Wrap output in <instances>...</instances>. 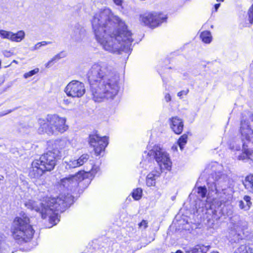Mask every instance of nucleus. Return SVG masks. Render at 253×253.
<instances>
[{
	"mask_svg": "<svg viewBox=\"0 0 253 253\" xmlns=\"http://www.w3.org/2000/svg\"><path fill=\"white\" fill-rule=\"evenodd\" d=\"M92 25L97 41L105 50L129 53L132 49V33L125 22L110 9L106 8L96 13Z\"/></svg>",
	"mask_w": 253,
	"mask_h": 253,
	"instance_id": "obj_1",
	"label": "nucleus"
},
{
	"mask_svg": "<svg viewBox=\"0 0 253 253\" xmlns=\"http://www.w3.org/2000/svg\"><path fill=\"white\" fill-rule=\"evenodd\" d=\"M87 75L92 98L95 102H101L105 98L113 99L118 94L119 76L109 69L106 63H94Z\"/></svg>",
	"mask_w": 253,
	"mask_h": 253,
	"instance_id": "obj_2",
	"label": "nucleus"
},
{
	"mask_svg": "<svg viewBox=\"0 0 253 253\" xmlns=\"http://www.w3.org/2000/svg\"><path fill=\"white\" fill-rule=\"evenodd\" d=\"M73 197L68 194L60 195L57 198H48L44 203L29 200L24 203L28 209L39 212L42 218L49 217V222L56 225L59 221L56 211L63 212L73 203Z\"/></svg>",
	"mask_w": 253,
	"mask_h": 253,
	"instance_id": "obj_3",
	"label": "nucleus"
},
{
	"mask_svg": "<svg viewBox=\"0 0 253 253\" xmlns=\"http://www.w3.org/2000/svg\"><path fill=\"white\" fill-rule=\"evenodd\" d=\"M211 169L215 173V179L214 182H208L209 190L215 192L217 197L221 199L222 202L230 200L233 193V188L229 185L228 177L220 173L221 166L216 162H213L211 164Z\"/></svg>",
	"mask_w": 253,
	"mask_h": 253,
	"instance_id": "obj_4",
	"label": "nucleus"
},
{
	"mask_svg": "<svg viewBox=\"0 0 253 253\" xmlns=\"http://www.w3.org/2000/svg\"><path fill=\"white\" fill-rule=\"evenodd\" d=\"M238 136L242 143V153L238 155V160L247 162L253 160V129L249 120H242L238 129Z\"/></svg>",
	"mask_w": 253,
	"mask_h": 253,
	"instance_id": "obj_5",
	"label": "nucleus"
},
{
	"mask_svg": "<svg viewBox=\"0 0 253 253\" xmlns=\"http://www.w3.org/2000/svg\"><path fill=\"white\" fill-rule=\"evenodd\" d=\"M66 122L65 117H61L55 114H48L45 118L38 119V132L41 134L46 133L49 135L63 133L68 128Z\"/></svg>",
	"mask_w": 253,
	"mask_h": 253,
	"instance_id": "obj_6",
	"label": "nucleus"
},
{
	"mask_svg": "<svg viewBox=\"0 0 253 253\" xmlns=\"http://www.w3.org/2000/svg\"><path fill=\"white\" fill-rule=\"evenodd\" d=\"M66 143L64 140H57L54 141L52 148L42 155L39 160L40 164L45 171L53 170L58 159L67 154L65 149Z\"/></svg>",
	"mask_w": 253,
	"mask_h": 253,
	"instance_id": "obj_7",
	"label": "nucleus"
},
{
	"mask_svg": "<svg viewBox=\"0 0 253 253\" xmlns=\"http://www.w3.org/2000/svg\"><path fill=\"white\" fill-rule=\"evenodd\" d=\"M29 223V218L26 216L16 217L11 227L13 238L20 242L32 239L34 231Z\"/></svg>",
	"mask_w": 253,
	"mask_h": 253,
	"instance_id": "obj_8",
	"label": "nucleus"
},
{
	"mask_svg": "<svg viewBox=\"0 0 253 253\" xmlns=\"http://www.w3.org/2000/svg\"><path fill=\"white\" fill-rule=\"evenodd\" d=\"M148 155L155 159L161 170H170L171 162L169 155L164 149L155 145L149 150Z\"/></svg>",
	"mask_w": 253,
	"mask_h": 253,
	"instance_id": "obj_9",
	"label": "nucleus"
},
{
	"mask_svg": "<svg viewBox=\"0 0 253 253\" xmlns=\"http://www.w3.org/2000/svg\"><path fill=\"white\" fill-rule=\"evenodd\" d=\"M64 92L69 97L80 98L85 93V88L83 83L74 80L67 85Z\"/></svg>",
	"mask_w": 253,
	"mask_h": 253,
	"instance_id": "obj_10",
	"label": "nucleus"
},
{
	"mask_svg": "<svg viewBox=\"0 0 253 253\" xmlns=\"http://www.w3.org/2000/svg\"><path fill=\"white\" fill-rule=\"evenodd\" d=\"M164 19L165 18L162 17L160 14L153 12L140 15L139 20L145 25L155 28L162 23Z\"/></svg>",
	"mask_w": 253,
	"mask_h": 253,
	"instance_id": "obj_11",
	"label": "nucleus"
},
{
	"mask_svg": "<svg viewBox=\"0 0 253 253\" xmlns=\"http://www.w3.org/2000/svg\"><path fill=\"white\" fill-rule=\"evenodd\" d=\"M247 229V223L244 220H239L233 224L230 232V238L234 242L242 239L245 235V230Z\"/></svg>",
	"mask_w": 253,
	"mask_h": 253,
	"instance_id": "obj_12",
	"label": "nucleus"
},
{
	"mask_svg": "<svg viewBox=\"0 0 253 253\" xmlns=\"http://www.w3.org/2000/svg\"><path fill=\"white\" fill-rule=\"evenodd\" d=\"M89 144L94 148L95 154L98 156L101 154L108 144V138L106 136L100 137L98 134L89 135Z\"/></svg>",
	"mask_w": 253,
	"mask_h": 253,
	"instance_id": "obj_13",
	"label": "nucleus"
},
{
	"mask_svg": "<svg viewBox=\"0 0 253 253\" xmlns=\"http://www.w3.org/2000/svg\"><path fill=\"white\" fill-rule=\"evenodd\" d=\"M87 173L84 170L78 172L76 174L66 177L61 180L60 184L64 187L71 189L76 187L78 184V181L84 179L87 177Z\"/></svg>",
	"mask_w": 253,
	"mask_h": 253,
	"instance_id": "obj_14",
	"label": "nucleus"
},
{
	"mask_svg": "<svg viewBox=\"0 0 253 253\" xmlns=\"http://www.w3.org/2000/svg\"><path fill=\"white\" fill-rule=\"evenodd\" d=\"M25 35V32L22 30L13 33L10 31L0 30V36L2 39H8L14 42H20L24 39Z\"/></svg>",
	"mask_w": 253,
	"mask_h": 253,
	"instance_id": "obj_15",
	"label": "nucleus"
},
{
	"mask_svg": "<svg viewBox=\"0 0 253 253\" xmlns=\"http://www.w3.org/2000/svg\"><path fill=\"white\" fill-rule=\"evenodd\" d=\"M45 171L37 160L33 161L30 169L29 176L31 178L37 179L40 177Z\"/></svg>",
	"mask_w": 253,
	"mask_h": 253,
	"instance_id": "obj_16",
	"label": "nucleus"
},
{
	"mask_svg": "<svg viewBox=\"0 0 253 253\" xmlns=\"http://www.w3.org/2000/svg\"><path fill=\"white\" fill-rule=\"evenodd\" d=\"M170 127L175 133L180 134L183 129V123L182 119L177 117H172L171 119Z\"/></svg>",
	"mask_w": 253,
	"mask_h": 253,
	"instance_id": "obj_17",
	"label": "nucleus"
},
{
	"mask_svg": "<svg viewBox=\"0 0 253 253\" xmlns=\"http://www.w3.org/2000/svg\"><path fill=\"white\" fill-rule=\"evenodd\" d=\"M160 172L159 171H153L147 175L146 184L148 186H155L156 178L159 177Z\"/></svg>",
	"mask_w": 253,
	"mask_h": 253,
	"instance_id": "obj_18",
	"label": "nucleus"
},
{
	"mask_svg": "<svg viewBox=\"0 0 253 253\" xmlns=\"http://www.w3.org/2000/svg\"><path fill=\"white\" fill-rule=\"evenodd\" d=\"M243 201L241 200L239 202V207L241 210L247 211L250 210L252 202H251V198L249 196H245Z\"/></svg>",
	"mask_w": 253,
	"mask_h": 253,
	"instance_id": "obj_19",
	"label": "nucleus"
},
{
	"mask_svg": "<svg viewBox=\"0 0 253 253\" xmlns=\"http://www.w3.org/2000/svg\"><path fill=\"white\" fill-rule=\"evenodd\" d=\"M243 184L249 192L253 194V174L247 176L243 182Z\"/></svg>",
	"mask_w": 253,
	"mask_h": 253,
	"instance_id": "obj_20",
	"label": "nucleus"
},
{
	"mask_svg": "<svg viewBox=\"0 0 253 253\" xmlns=\"http://www.w3.org/2000/svg\"><path fill=\"white\" fill-rule=\"evenodd\" d=\"M84 37V29H77L72 34V39L77 42L82 41Z\"/></svg>",
	"mask_w": 253,
	"mask_h": 253,
	"instance_id": "obj_21",
	"label": "nucleus"
},
{
	"mask_svg": "<svg viewBox=\"0 0 253 253\" xmlns=\"http://www.w3.org/2000/svg\"><path fill=\"white\" fill-rule=\"evenodd\" d=\"M64 57H65V55L62 52L55 55L45 64V67L46 68L50 67L53 65V62L57 61Z\"/></svg>",
	"mask_w": 253,
	"mask_h": 253,
	"instance_id": "obj_22",
	"label": "nucleus"
},
{
	"mask_svg": "<svg viewBox=\"0 0 253 253\" xmlns=\"http://www.w3.org/2000/svg\"><path fill=\"white\" fill-rule=\"evenodd\" d=\"M201 38L202 41L205 43H209L211 41V34L209 31H204L201 34Z\"/></svg>",
	"mask_w": 253,
	"mask_h": 253,
	"instance_id": "obj_23",
	"label": "nucleus"
},
{
	"mask_svg": "<svg viewBox=\"0 0 253 253\" xmlns=\"http://www.w3.org/2000/svg\"><path fill=\"white\" fill-rule=\"evenodd\" d=\"M65 163V168L67 169H73L79 167L77 160H70L68 162H66Z\"/></svg>",
	"mask_w": 253,
	"mask_h": 253,
	"instance_id": "obj_24",
	"label": "nucleus"
},
{
	"mask_svg": "<svg viewBox=\"0 0 253 253\" xmlns=\"http://www.w3.org/2000/svg\"><path fill=\"white\" fill-rule=\"evenodd\" d=\"M234 253H252L250 251V248L246 245H242L235 250Z\"/></svg>",
	"mask_w": 253,
	"mask_h": 253,
	"instance_id": "obj_25",
	"label": "nucleus"
},
{
	"mask_svg": "<svg viewBox=\"0 0 253 253\" xmlns=\"http://www.w3.org/2000/svg\"><path fill=\"white\" fill-rule=\"evenodd\" d=\"M187 135L186 134H183L178 139L177 141V143L181 149V150H182L184 148V145L187 143Z\"/></svg>",
	"mask_w": 253,
	"mask_h": 253,
	"instance_id": "obj_26",
	"label": "nucleus"
},
{
	"mask_svg": "<svg viewBox=\"0 0 253 253\" xmlns=\"http://www.w3.org/2000/svg\"><path fill=\"white\" fill-rule=\"evenodd\" d=\"M89 156L88 154H84L81 155L79 159H77L79 167L83 165L85 163H86L89 159Z\"/></svg>",
	"mask_w": 253,
	"mask_h": 253,
	"instance_id": "obj_27",
	"label": "nucleus"
},
{
	"mask_svg": "<svg viewBox=\"0 0 253 253\" xmlns=\"http://www.w3.org/2000/svg\"><path fill=\"white\" fill-rule=\"evenodd\" d=\"M142 190L140 188H136L132 193V196L135 200H139L142 197Z\"/></svg>",
	"mask_w": 253,
	"mask_h": 253,
	"instance_id": "obj_28",
	"label": "nucleus"
},
{
	"mask_svg": "<svg viewBox=\"0 0 253 253\" xmlns=\"http://www.w3.org/2000/svg\"><path fill=\"white\" fill-rule=\"evenodd\" d=\"M50 43H51L50 42L42 41L36 43L34 46L31 47L30 49L31 51H35L39 49L42 46L46 45Z\"/></svg>",
	"mask_w": 253,
	"mask_h": 253,
	"instance_id": "obj_29",
	"label": "nucleus"
},
{
	"mask_svg": "<svg viewBox=\"0 0 253 253\" xmlns=\"http://www.w3.org/2000/svg\"><path fill=\"white\" fill-rule=\"evenodd\" d=\"M229 148L233 151H240L241 150V145L236 141H233L230 143Z\"/></svg>",
	"mask_w": 253,
	"mask_h": 253,
	"instance_id": "obj_30",
	"label": "nucleus"
},
{
	"mask_svg": "<svg viewBox=\"0 0 253 253\" xmlns=\"http://www.w3.org/2000/svg\"><path fill=\"white\" fill-rule=\"evenodd\" d=\"M207 190L205 186H200L197 188L198 194L202 198H205L207 195Z\"/></svg>",
	"mask_w": 253,
	"mask_h": 253,
	"instance_id": "obj_31",
	"label": "nucleus"
},
{
	"mask_svg": "<svg viewBox=\"0 0 253 253\" xmlns=\"http://www.w3.org/2000/svg\"><path fill=\"white\" fill-rule=\"evenodd\" d=\"M39 71V68H35L34 70H32L27 73H26L24 74L23 77L25 79H27L30 77L33 76L36 74L38 73Z\"/></svg>",
	"mask_w": 253,
	"mask_h": 253,
	"instance_id": "obj_32",
	"label": "nucleus"
},
{
	"mask_svg": "<svg viewBox=\"0 0 253 253\" xmlns=\"http://www.w3.org/2000/svg\"><path fill=\"white\" fill-rule=\"evenodd\" d=\"M139 228L145 230L148 227V222L145 220H143L138 224Z\"/></svg>",
	"mask_w": 253,
	"mask_h": 253,
	"instance_id": "obj_33",
	"label": "nucleus"
},
{
	"mask_svg": "<svg viewBox=\"0 0 253 253\" xmlns=\"http://www.w3.org/2000/svg\"><path fill=\"white\" fill-rule=\"evenodd\" d=\"M249 19L251 23H253V4L252 7L249 9Z\"/></svg>",
	"mask_w": 253,
	"mask_h": 253,
	"instance_id": "obj_34",
	"label": "nucleus"
},
{
	"mask_svg": "<svg viewBox=\"0 0 253 253\" xmlns=\"http://www.w3.org/2000/svg\"><path fill=\"white\" fill-rule=\"evenodd\" d=\"M188 92H189L188 89L183 90H182V91L178 92L177 96L178 97H179L180 98H182L183 95H186Z\"/></svg>",
	"mask_w": 253,
	"mask_h": 253,
	"instance_id": "obj_35",
	"label": "nucleus"
},
{
	"mask_svg": "<svg viewBox=\"0 0 253 253\" xmlns=\"http://www.w3.org/2000/svg\"><path fill=\"white\" fill-rule=\"evenodd\" d=\"M198 251V249L197 248H192L189 250L186 251V253H196Z\"/></svg>",
	"mask_w": 253,
	"mask_h": 253,
	"instance_id": "obj_36",
	"label": "nucleus"
},
{
	"mask_svg": "<svg viewBox=\"0 0 253 253\" xmlns=\"http://www.w3.org/2000/svg\"><path fill=\"white\" fill-rule=\"evenodd\" d=\"M113 2L118 6H121L123 3V0H112Z\"/></svg>",
	"mask_w": 253,
	"mask_h": 253,
	"instance_id": "obj_37",
	"label": "nucleus"
},
{
	"mask_svg": "<svg viewBox=\"0 0 253 253\" xmlns=\"http://www.w3.org/2000/svg\"><path fill=\"white\" fill-rule=\"evenodd\" d=\"M165 98L167 102H169L171 100V96L169 93H167L165 95Z\"/></svg>",
	"mask_w": 253,
	"mask_h": 253,
	"instance_id": "obj_38",
	"label": "nucleus"
},
{
	"mask_svg": "<svg viewBox=\"0 0 253 253\" xmlns=\"http://www.w3.org/2000/svg\"><path fill=\"white\" fill-rule=\"evenodd\" d=\"M3 54L5 57H9L10 56V52L7 50H4L3 51Z\"/></svg>",
	"mask_w": 253,
	"mask_h": 253,
	"instance_id": "obj_39",
	"label": "nucleus"
},
{
	"mask_svg": "<svg viewBox=\"0 0 253 253\" xmlns=\"http://www.w3.org/2000/svg\"><path fill=\"white\" fill-rule=\"evenodd\" d=\"M11 111L10 110L9 111H6L5 112L0 113V117H2L3 116H4L9 113H10Z\"/></svg>",
	"mask_w": 253,
	"mask_h": 253,
	"instance_id": "obj_40",
	"label": "nucleus"
},
{
	"mask_svg": "<svg viewBox=\"0 0 253 253\" xmlns=\"http://www.w3.org/2000/svg\"><path fill=\"white\" fill-rule=\"evenodd\" d=\"M219 6H220V3L215 4L214 5V8H215L216 11L218 9V8H219Z\"/></svg>",
	"mask_w": 253,
	"mask_h": 253,
	"instance_id": "obj_41",
	"label": "nucleus"
},
{
	"mask_svg": "<svg viewBox=\"0 0 253 253\" xmlns=\"http://www.w3.org/2000/svg\"><path fill=\"white\" fill-rule=\"evenodd\" d=\"M13 62L15 63H18V62L16 60H14L13 61Z\"/></svg>",
	"mask_w": 253,
	"mask_h": 253,
	"instance_id": "obj_42",
	"label": "nucleus"
},
{
	"mask_svg": "<svg viewBox=\"0 0 253 253\" xmlns=\"http://www.w3.org/2000/svg\"><path fill=\"white\" fill-rule=\"evenodd\" d=\"M224 0H216L217 1H223Z\"/></svg>",
	"mask_w": 253,
	"mask_h": 253,
	"instance_id": "obj_43",
	"label": "nucleus"
},
{
	"mask_svg": "<svg viewBox=\"0 0 253 253\" xmlns=\"http://www.w3.org/2000/svg\"><path fill=\"white\" fill-rule=\"evenodd\" d=\"M219 253L218 252H212V253Z\"/></svg>",
	"mask_w": 253,
	"mask_h": 253,
	"instance_id": "obj_44",
	"label": "nucleus"
},
{
	"mask_svg": "<svg viewBox=\"0 0 253 253\" xmlns=\"http://www.w3.org/2000/svg\"><path fill=\"white\" fill-rule=\"evenodd\" d=\"M67 101H68V100H67V99H66V100H64V102H67Z\"/></svg>",
	"mask_w": 253,
	"mask_h": 253,
	"instance_id": "obj_45",
	"label": "nucleus"
},
{
	"mask_svg": "<svg viewBox=\"0 0 253 253\" xmlns=\"http://www.w3.org/2000/svg\"><path fill=\"white\" fill-rule=\"evenodd\" d=\"M33 126H34V125H33V124H32L31 125V126H31V127H33Z\"/></svg>",
	"mask_w": 253,
	"mask_h": 253,
	"instance_id": "obj_46",
	"label": "nucleus"
}]
</instances>
